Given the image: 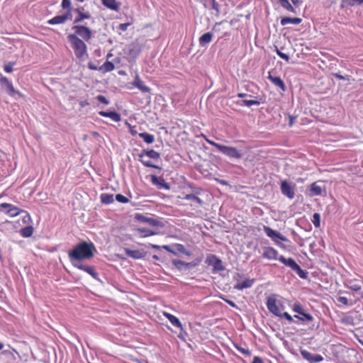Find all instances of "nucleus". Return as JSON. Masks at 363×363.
Returning a JSON list of instances; mask_svg holds the SVG:
<instances>
[{
  "label": "nucleus",
  "instance_id": "nucleus-1",
  "mask_svg": "<svg viewBox=\"0 0 363 363\" xmlns=\"http://www.w3.org/2000/svg\"><path fill=\"white\" fill-rule=\"evenodd\" d=\"M96 248L92 242H82L69 251L68 257L72 265L79 263L83 259H89L94 257Z\"/></svg>",
  "mask_w": 363,
  "mask_h": 363
},
{
  "label": "nucleus",
  "instance_id": "nucleus-2",
  "mask_svg": "<svg viewBox=\"0 0 363 363\" xmlns=\"http://www.w3.org/2000/svg\"><path fill=\"white\" fill-rule=\"evenodd\" d=\"M67 40L77 58L81 59L84 55H87V46L84 43L85 40L77 37L76 35H68Z\"/></svg>",
  "mask_w": 363,
  "mask_h": 363
},
{
  "label": "nucleus",
  "instance_id": "nucleus-3",
  "mask_svg": "<svg viewBox=\"0 0 363 363\" xmlns=\"http://www.w3.org/2000/svg\"><path fill=\"white\" fill-rule=\"evenodd\" d=\"M206 141L208 144L215 147L219 152H222L230 158L240 159L242 156V154L240 152V151L234 147L220 145L208 139H206Z\"/></svg>",
  "mask_w": 363,
  "mask_h": 363
},
{
  "label": "nucleus",
  "instance_id": "nucleus-4",
  "mask_svg": "<svg viewBox=\"0 0 363 363\" xmlns=\"http://www.w3.org/2000/svg\"><path fill=\"white\" fill-rule=\"evenodd\" d=\"M145 156L152 160H158L160 157V154L159 152H156L154 150H143L141 153L138 156V160L145 167H152L158 169H161L159 166L153 164L151 161L145 160L144 159Z\"/></svg>",
  "mask_w": 363,
  "mask_h": 363
},
{
  "label": "nucleus",
  "instance_id": "nucleus-5",
  "mask_svg": "<svg viewBox=\"0 0 363 363\" xmlns=\"http://www.w3.org/2000/svg\"><path fill=\"white\" fill-rule=\"evenodd\" d=\"M345 286L352 290L354 294L353 296L356 300H361L363 298L362 282L359 279H348L345 283Z\"/></svg>",
  "mask_w": 363,
  "mask_h": 363
},
{
  "label": "nucleus",
  "instance_id": "nucleus-6",
  "mask_svg": "<svg viewBox=\"0 0 363 363\" xmlns=\"http://www.w3.org/2000/svg\"><path fill=\"white\" fill-rule=\"evenodd\" d=\"M72 30L74 31V33H71L70 35H76L86 42H89L93 36L91 30L84 25L74 24Z\"/></svg>",
  "mask_w": 363,
  "mask_h": 363
},
{
  "label": "nucleus",
  "instance_id": "nucleus-7",
  "mask_svg": "<svg viewBox=\"0 0 363 363\" xmlns=\"http://www.w3.org/2000/svg\"><path fill=\"white\" fill-rule=\"evenodd\" d=\"M205 262L208 265L213 267L212 271L213 273L225 270V267L223 264L222 260L216 255H208L206 259Z\"/></svg>",
  "mask_w": 363,
  "mask_h": 363
},
{
  "label": "nucleus",
  "instance_id": "nucleus-8",
  "mask_svg": "<svg viewBox=\"0 0 363 363\" xmlns=\"http://www.w3.org/2000/svg\"><path fill=\"white\" fill-rule=\"evenodd\" d=\"M264 231L266 233V235L270 238L277 245H278L279 247L282 248H285V246L284 244L280 243L278 242V240H280L281 241H288V239L281 235L280 233H279L277 230H274L269 228V226H264Z\"/></svg>",
  "mask_w": 363,
  "mask_h": 363
},
{
  "label": "nucleus",
  "instance_id": "nucleus-9",
  "mask_svg": "<svg viewBox=\"0 0 363 363\" xmlns=\"http://www.w3.org/2000/svg\"><path fill=\"white\" fill-rule=\"evenodd\" d=\"M135 219L140 223H147L153 227H164L163 223L161 220L155 218L153 216H147L142 213H135Z\"/></svg>",
  "mask_w": 363,
  "mask_h": 363
},
{
  "label": "nucleus",
  "instance_id": "nucleus-10",
  "mask_svg": "<svg viewBox=\"0 0 363 363\" xmlns=\"http://www.w3.org/2000/svg\"><path fill=\"white\" fill-rule=\"evenodd\" d=\"M281 192L283 195L289 199H293L295 196V185L284 180L281 182L280 185Z\"/></svg>",
  "mask_w": 363,
  "mask_h": 363
},
{
  "label": "nucleus",
  "instance_id": "nucleus-11",
  "mask_svg": "<svg viewBox=\"0 0 363 363\" xmlns=\"http://www.w3.org/2000/svg\"><path fill=\"white\" fill-rule=\"evenodd\" d=\"M0 212L10 217H15L19 215L22 211L11 203H2L0 204Z\"/></svg>",
  "mask_w": 363,
  "mask_h": 363
},
{
  "label": "nucleus",
  "instance_id": "nucleus-12",
  "mask_svg": "<svg viewBox=\"0 0 363 363\" xmlns=\"http://www.w3.org/2000/svg\"><path fill=\"white\" fill-rule=\"evenodd\" d=\"M0 83L1 85L5 86L7 93L11 96L16 98V96L18 97H21L23 96L19 91H17L14 89L12 83L8 79L7 77L1 76L0 78Z\"/></svg>",
  "mask_w": 363,
  "mask_h": 363
},
{
  "label": "nucleus",
  "instance_id": "nucleus-13",
  "mask_svg": "<svg viewBox=\"0 0 363 363\" xmlns=\"http://www.w3.org/2000/svg\"><path fill=\"white\" fill-rule=\"evenodd\" d=\"M277 296L276 294H272L268 296L266 305L270 313L276 316H281V312L277 305Z\"/></svg>",
  "mask_w": 363,
  "mask_h": 363
},
{
  "label": "nucleus",
  "instance_id": "nucleus-14",
  "mask_svg": "<svg viewBox=\"0 0 363 363\" xmlns=\"http://www.w3.org/2000/svg\"><path fill=\"white\" fill-rule=\"evenodd\" d=\"M301 354L304 359L307 360L310 363H318L323 361L322 355L319 354H313L306 350H301Z\"/></svg>",
  "mask_w": 363,
  "mask_h": 363
},
{
  "label": "nucleus",
  "instance_id": "nucleus-15",
  "mask_svg": "<svg viewBox=\"0 0 363 363\" xmlns=\"http://www.w3.org/2000/svg\"><path fill=\"white\" fill-rule=\"evenodd\" d=\"M74 12L77 13V16L74 19V24L82 23L84 19H90L91 18V13L89 11H85L84 8L82 6L76 8Z\"/></svg>",
  "mask_w": 363,
  "mask_h": 363
},
{
  "label": "nucleus",
  "instance_id": "nucleus-16",
  "mask_svg": "<svg viewBox=\"0 0 363 363\" xmlns=\"http://www.w3.org/2000/svg\"><path fill=\"white\" fill-rule=\"evenodd\" d=\"M73 266L80 270H82V271L86 272L87 274L91 275L94 279H95L96 280L99 279V274L96 272L94 267L84 265V264H81L80 262L78 264H76Z\"/></svg>",
  "mask_w": 363,
  "mask_h": 363
},
{
  "label": "nucleus",
  "instance_id": "nucleus-17",
  "mask_svg": "<svg viewBox=\"0 0 363 363\" xmlns=\"http://www.w3.org/2000/svg\"><path fill=\"white\" fill-rule=\"evenodd\" d=\"M263 254L262 257L265 259H269V260H277L279 259L278 255L279 252L278 251L272 247H265L263 248Z\"/></svg>",
  "mask_w": 363,
  "mask_h": 363
},
{
  "label": "nucleus",
  "instance_id": "nucleus-18",
  "mask_svg": "<svg viewBox=\"0 0 363 363\" xmlns=\"http://www.w3.org/2000/svg\"><path fill=\"white\" fill-rule=\"evenodd\" d=\"M151 182L153 185L157 186L160 189H164L169 190L170 189V185L162 177L151 175Z\"/></svg>",
  "mask_w": 363,
  "mask_h": 363
},
{
  "label": "nucleus",
  "instance_id": "nucleus-19",
  "mask_svg": "<svg viewBox=\"0 0 363 363\" xmlns=\"http://www.w3.org/2000/svg\"><path fill=\"white\" fill-rule=\"evenodd\" d=\"M132 85L134 87L138 88L143 93H148L150 91V88L145 84L144 82L140 79L138 74L136 75L134 81L132 82Z\"/></svg>",
  "mask_w": 363,
  "mask_h": 363
},
{
  "label": "nucleus",
  "instance_id": "nucleus-20",
  "mask_svg": "<svg viewBox=\"0 0 363 363\" xmlns=\"http://www.w3.org/2000/svg\"><path fill=\"white\" fill-rule=\"evenodd\" d=\"M125 252L128 257L136 259L144 258L145 256V252L140 250H130L128 248H125Z\"/></svg>",
  "mask_w": 363,
  "mask_h": 363
},
{
  "label": "nucleus",
  "instance_id": "nucleus-21",
  "mask_svg": "<svg viewBox=\"0 0 363 363\" xmlns=\"http://www.w3.org/2000/svg\"><path fill=\"white\" fill-rule=\"evenodd\" d=\"M255 283L254 279H246L242 282H238L234 286V289L242 291L245 289H248L252 286Z\"/></svg>",
  "mask_w": 363,
  "mask_h": 363
},
{
  "label": "nucleus",
  "instance_id": "nucleus-22",
  "mask_svg": "<svg viewBox=\"0 0 363 363\" xmlns=\"http://www.w3.org/2000/svg\"><path fill=\"white\" fill-rule=\"evenodd\" d=\"M163 315L169 320L172 325L179 328L181 330H183V325L178 318L167 312H164Z\"/></svg>",
  "mask_w": 363,
  "mask_h": 363
},
{
  "label": "nucleus",
  "instance_id": "nucleus-23",
  "mask_svg": "<svg viewBox=\"0 0 363 363\" xmlns=\"http://www.w3.org/2000/svg\"><path fill=\"white\" fill-rule=\"evenodd\" d=\"M99 114L101 116L110 118L115 122H119L121 119V115L116 111L106 112V111H101L99 112Z\"/></svg>",
  "mask_w": 363,
  "mask_h": 363
},
{
  "label": "nucleus",
  "instance_id": "nucleus-24",
  "mask_svg": "<svg viewBox=\"0 0 363 363\" xmlns=\"http://www.w3.org/2000/svg\"><path fill=\"white\" fill-rule=\"evenodd\" d=\"M279 260L284 265L290 267L293 271L298 266V264L291 257L286 259L283 255H281L280 257H279Z\"/></svg>",
  "mask_w": 363,
  "mask_h": 363
},
{
  "label": "nucleus",
  "instance_id": "nucleus-25",
  "mask_svg": "<svg viewBox=\"0 0 363 363\" xmlns=\"http://www.w3.org/2000/svg\"><path fill=\"white\" fill-rule=\"evenodd\" d=\"M268 79L270 80L272 83H273L276 86L279 87L283 91H286V86L284 82L279 77H274L269 74Z\"/></svg>",
  "mask_w": 363,
  "mask_h": 363
},
{
  "label": "nucleus",
  "instance_id": "nucleus-26",
  "mask_svg": "<svg viewBox=\"0 0 363 363\" xmlns=\"http://www.w3.org/2000/svg\"><path fill=\"white\" fill-rule=\"evenodd\" d=\"M213 39V34L210 32L203 34L199 39L201 47H205L209 44Z\"/></svg>",
  "mask_w": 363,
  "mask_h": 363
},
{
  "label": "nucleus",
  "instance_id": "nucleus-27",
  "mask_svg": "<svg viewBox=\"0 0 363 363\" xmlns=\"http://www.w3.org/2000/svg\"><path fill=\"white\" fill-rule=\"evenodd\" d=\"M323 193L322 187L318 184V182H313L310 186V196H320Z\"/></svg>",
  "mask_w": 363,
  "mask_h": 363
},
{
  "label": "nucleus",
  "instance_id": "nucleus-28",
  "mask_svg": "<svg viewBox=\"0 0 363 363\" xmlns=\"http://www.w3.org/2000/svg\"><path fill=\"white\" fill-rule=\"evenodd\" d=\"M301 21L302 19L300 18L284 17L281 19L280 23L281 26H286L289 23L298 25Z\"/></svg>",
  "mask_w": 363,
  "mask_h": 363
},
{
  "label": "nucleus",
  "instance_id": "nucleus-29",
  "mask_svg": "<svg viewBox=\"0 0 363 363\" xmlns=\"http://www.w3.org/2000/svg\"><path fill=\"white\" fill-rule=\"evenodd\" d=\"M102 4L107 8L117 11L119 9V6L116 3V0H101Z\"/></svg>",
  "mask_w": 363,
  "mask_h": 363
},
{
  "label": "nucleus",
  "instance_id": "nucleus-30",
  "mask_svg": "<svg viewBox=\"0 0 363 363\" xmlns=\"http://www.w3.org/2000/svg\"><path fill=\"white\" fill-rule=\"evenodd\" d=\"M294 318L306 323H310L313 320V317L311 314L306 313L305 311L300 315H295Z\"/></svg>",
  "mask_w": 363,
  "mask_h": 363
},
{
  "label": "nucleus",
  "instance_id": "nucleus-31",
  "mask_svg": "<svg viewBox=\"0 0 363 363\" xmlns=\"http://www.w3.org/2000/svg\"><path fill=\"white\" fill-rule=\"evenodd\" d=\"M138 136L147 144H152L155 141L154 135L146 132L139 133Z\"/></svg>",
  "mask_w": 363,
  "mask_h": 363
},
{
  "label": "nucleus",
  "instance_id": "nucleus-32",
  "mask_svg": "<svg viewBox=\"0 0 363 363\" xmlns=\"http://www.w3.org/2000/svg\"><path fill=\"white\" fill-rule=\"evenodd\" d=\"M101 201L104 204H111L114 201L113 194H101L100 196Z\"/></svg>",
  "mask_w": 363,
  "mask_h": 363
},
{
  "label": "nucleus",
  "instance_id": "nucleus-33",
  "mask_svg": "<svg viewBox=\"0 0 363 363\" xmlns=\"http://www.w3.org/2000/svg\"><path fill=\"white\" fill-rule=\"evenodd\" d=\"M66 21L62 15H58L48 21L50 25L63 24Z\"/></svg>",
  "mask_w": 363,
  "mask_h": 363
},
{
  "label": "nucleus",
  "instance_id": "nucleus-34",
  "mask_svg": "<svg viewBox=\"0 0 363 363\" xmlns=\"http://www.w3.org/2000/svg\"><path fill=\"white\" fill-rule=\"evenodd\" d=\"M136 230L140 234L141 237H147L156 234L155 231L146 228H139Z\"/></svg>",
  "mask_w": 363,
  "mask_h": 363
},
{
  "label": "nucleus",
  "instance_id": "nucleus-35",
  "mask_svg": "<svg viewBox=\"0 0 363 363\" xmlns=\"http://www.w3.org/2000/svg\"><path fill=\"white\" fill-rule=\"evenodd\" d=\"M20 233L23 238H29L33 233V228L31 225L26 226L21 230Z\"/></svg>",
  "mask_w": 363,
  "mask_h": 363
},
{
  "label": "nucleus",
  "instance_id": "nucleus-36",
  "mask_svg": "<svg viewBox=\"0 0 363 363\" xmlns=\"http://www.w3.org/2000/svg\"><path fill=\"white\" fill-rule=\"evenodd\" d=\"M115 68L114 65L110 61H106L104 65L99 67V70L104 72H108L113 70Z\"/></svg>",
  "mask_w": 363,
  "mask_h": 363
},
{
  "label": "nucleus",
  "instance_id": "nucleus-37",
  "mask_svg": "<svg viewBox=\"0 0 363 363\" xmlns=\"http://www.w3.org/2000/svg\"><path fill=\"white\" fill-rule=\"evenodd\" d=\"M279 4L287 11L296 13L295 9L291 6V4L289 3L288 0H279Z\"/></svg>",
  "mask_w": 363,
  "mask_h": 363
},
{
  "label": "nucleus",
  "instance_id": "nucleus-38",
  "mask_svg": "<svg viewBox=\"0 0 363 363\" xmlns=\"http://www.w3.org/2000/svg\"><path fill=\"white\" fill-rule=\"evenodd\" d=\"M184 199L188 200V201H193L196 203H197L199 206H201L203 204V201L196 196L195 194H186L184 197Z\"/></svg>",
  "mask_w": 363,
  "mask_h": 363
},
{
  "label": "nucleus",
  "instance_id": "nucleus-39",
  "mask_svg": "<svg viewBox=\"0 0 363 363\" xmlns=\"http://www.w3.org/2000/svg\"><path fill=\"white\" fill-rule=\"evenodd\" d=\"M239 105L242 106H247L250 107L252 106H259L260 104V102L257 100H242L240 102L238 103Z\"/></svg>",
  "mask_w": 363,
  "mask_h": 363
},
{
  "label": "nucleus",
  "instance_id": "nucleus-40",
  "mask_svg": "<svg viewBox=\"0 0 363 363\" xmlns=\"http://www.w3.org/2000/svg\"><path fill=\"white\" fill-rule=\"evenodd\" d=\"M173 247L175 249L177 253L181 252L185 254L187 256H190L191 253L189 251H186L185 247L182 244H175L173 245Z\"/></svg>",
  "mask_w": 363,
  "mask_h": 363
},
{
  "label": "nucleus",
  "instance_id": "nucleus-41",
  "mask_svg": "<svg viewBox=\"0 0 363 363\" xmlns=\"http://www.w3.org/2000/svg\"><path fill=\"white\" fill-rule=\"evenodd\" d=\"M294 271L298 275L300 278L304 279L308 278V272L302 269L298 264Z\"/></svg>",
  "mask_w": 363,
  "mask_h": 363
},
{
  "label": "nucleus",
  "instance_id": "nucleus-42",
  "mask_svg": "<svg viewBox=\"0 0 363 363\" xmlns=\"http://www.w3.org/2000/svg\"><path fill=\"white\" fill-rule=\"evenodd\" d=\"M337 300L339 303H340L345 306H352L355 302V301H353L352 300H349L345 296H339V297H337Z\"/></svg>",
  "mask_w": 363,
  "mask_h": 363
},
{
  "label": "nucleus",
  "instance_id": "nucleus-43",
  "mask_svg": "<svg viewBox=\"0 0 363 363\" xmlns=\"http://www.w3.org/2000/svg\"><path fill=\"white\" fill-rule=\"evenodd\" d=\"M140 53V50L135 45H131L128 47V54L133 57H136L138 56Z\"/></svg>",
  "mask_w": 363,
  "mask_h": 363
},
{
  "label": "nucleus",
  "instance_id": "nucleus-44",
  "mask_svg": "<svg viewBox=\"0 0 363 363\" xmlns=\"http://www.w3.org/2000/svg\"><path fill=\"white\" fill-rule=\"evenodd\" d=\"M173 265L177 267L179 270H183L185 269V262L180 259H173Z\"/></svg>",
  "mask_w": 363,
  "mask_h": 363
},
{
  "label": "nucleus",
  "instance_id": "nucleus-45",
  "mask_svg": "<svg viewBox=\"0 0 363 363\" xmlns=\"http://www.w3.org/2000/svg\"><path fill=\"white\" fill-rule=\"evenodd\" d=\"M312 222L315 227L318 228L320 225V216L318 213L313 215Z\"/></svg>",
  "mask_w": 363,
  "mask_h": 363
},
{
  "label": "nucleus",
  "instance_id": "nucleus-46",
  "mask_svg": "<svg viewBox=\"0 0 363 363\" xmlns=\"http://www.w3.org/2000/svg\"><path fill=\"white\" fill-rule=\"evenodd\" d=\"M292 310L294 312L297 313L298 314V315H300L301 314H302V313L305 311L303 309V306L298 303H296L293 306Z\"/></svg>",
  "mask_w": 363,
  "mask_h": 363
},
{
  "label": "nucleus",
  "instance_id": "nucleus-47",
  "mask_svg": "<svg viewBox=\"0 0 363 363\" xmlns=\"http://www.w3.org/2000/svg\"><path fill=\"white\" fill-rule=\"evenodd\" d=\"M342 2L350 6H353L355 4H363V0H343Z\"/></svg>",
  "mask_w": 363,
  "mask_h": 363
},
{
  "label": "nucleus",
  "instance_id": "nucleus-48",
  "mask_svg": "<svg viewBox=\"0 0 363 363\" xmlns=\"http://www.w3.org/2000/svg\"><path fill=\"white\" fill-rule=\"evenodd\" d=\"M235 347L237 349L238 351H239L242 354H245L246 356H250L251 354V352L248 349L244 348L238 345H235Z\"/></svg>",
  "mask_w": 363,
  "mask_h": 363
},
{
  "label": "nucleus",
  "instance_id": "nucleus-49",
  "mask_svg": "<svg viewBox=\"0 0 363 363\" xmlns=\"http://www.w3.org/2000/svg\"><path fill=\"white\" fill-rule=\"evenodd\" d=\"M116 200L122 203H126L129 201L127 197L120 194L116 195Z\"/></svg>",
  "mask_w": 363,
  "mask_h": 363
},
{
  "label": "nucleus",
  "instance_id": "nucleus-50",
  "mask_svg": "<svg viewBox=\"0 0 363 363\" xmlns=\"http://www.w3.org/2000/svg\"><path fill=\"white\" fill-rule=\"evenodd\" d=\"M16 62H9L8 63H6L4 66V69L6 72L7 73H11L13 71V66L15 65Z\"/></svg>",
  "mask_w": 363,
  "mask_h": 363
},
{
  "label": "nucleus",
  "instance_id": "nucleus-51",
  "mask_svg": "<svg viewBox=\"0 0 363 363\" xmlns=\"http://www.w3.org/2000/svg\"><path fill=\"white\" fill-rule=\"evenodd\" d=\"M201 262V259H198L196 261L191 262H185V269L195 267L198 265V264Z\"/></svg>",
  "mask_w": 363,
  "mask_h": 363
},
{
  "label": "nucleus",
  "instance_id": "nucleus-52",
  "mask_svg": "<svg viewBox=\"0 0 363 363\" xmlns=\"http://www.w3.org/2000/svg\"><path fill=\"white\" fill-rule=\"evenodd\" d=\"M61 6L63 9H72L70 0H62Z\"/></svg>",
  "mask_w": 363,
  "mask_h": 363
},
{
  "label": "nucleus",
  "instance_id": "nucleus-53",
  "mask_svg": "<svg viewBox=\"0 0 363 363\" xmlns=\"http://www.w3.org/2000/svg\"><path fill=\"white\" fill-rule=\"evenodd\" d=\"M276 52H277V55H278L280 58H281V59H283V60H286V61H287V62L289 60V56L288 55H286V54H285V53H284V52H281V51H280V50H279L277 48V50H276Z\"/></svg>",
  "mask_w": 363,
  "mask_h": 363
},
{
  "label": "nucleus",
  "instance_id": "nucleus-54",
  "mask_svg": "<svg viewBox=\"0 0 363 363\" xmlns=\"http://www.w3.org/2000/svg\"><path fill=\"white\" fill-rule=\"evenodd\" d=\"M96 99H97L99 102H101V103H102V104H105V105H108V104H109L108 100H107V99H106L104 96H103V95H99V96H96Z\"/></svg>",
  "mask_w": 363,
  "mask_h": 363
},
{
  "label": "nucleus",
  "instance_id": "nucleus-55",
  "mask_svg": "<svg viewBox=\"0 0 363 363\" xmlns=\"http://www.w3.org/2000/svg\"><path fill=\"white\" fill-rule=\"evenodd\" d=\"M280 318H286L289 323H292L294 321L293 318L290 314H289L287 312H284L283 313H281Z\"/></svg>",
  "mask_w": 363,
  "mask_h": 363
},
{
  "label": "nucleus",
  "instance_id": "nucleus-56",
  "mask_svg": "<svg viewBox=\"0 0 363 363\" xmlns=\"http://www.w3.org/2000/svg\"><path fill=\"white\" fill-rule=\"evenodd\" d=\"M71 10L72 9H67L66 13L65 14H63V17L65 20V21H67V20H71L72 18V13H71Z\"/></svg>",
  "mask_w": 363,
  "mask_h": 363
},
{
  "label": "nucleus",
  "instance_id": "nucleus-57",
  "mask_svg": "<svg viewBox=\"0 0 363 363\" xmlns=\"http://www.w3.org/2000/svg\"><path fill=\"white\" fill-rule=\"evenodd\" d=\"M162 248H164L167 251H168L174 255H177V252H176L175 249L173 247V246L163 245Z\"/></svg>",
  "mask_w": 363,
  "mask_h": 363
},
{
  "label": "nucleus",
  "instance_id": "nucleus-58",
  "mask_svg": "<svg viewBox=\"0 0 363 363\" xmlns=\"http://www.w3.org/2000/svg\"><path fill=\"white\" fill-rule=\"evenodd\" d=\"M89 69L91 70H99V67H98L94 62H89L87 65Z\"/></svg>",
  "mask_w": 363,
  "mask_h": 363
},
{
  "label": "nucleus",
  "instance_id": "nucleus-59",
  "mask_svg": "<svg viewBox=\"0 0 363 363\" xmlns=\"http://www.w3.org/2000/svg\"><path fill=\"white\" fill-rule=\"evenodd\" d=\"M130 26V23H121L118 26V28L121 30V31H125L127 29H128V27Z\"/></svg>",
  "mask_w": 363,
  "mask_h": 363
},
{
  "label": "nucleus",
  "instance_id": "nucleus-60",
  "mask_svg": "<svg viewBox=\"0 0 363 363\" xmlns=\"http://www.w3.org/2000/svg\"><path fill=\"white\" fill-rule=\"evenodd\" d=\"M2 354H4V355L11 356L13 359H15V357H14V354H13V352H11L9 350H4L2 352Z\"/></svg>",
  "mask_w": 363,
  "mask_h": 363
},
{
  "label": "nucleus",
  "instance_id": "nucleus-61",
  "mask_svg": "<svg viewBox=\"0 0 363 363\" xmlns=\"http://www.w3.org/2000/svg\"><path fill=\"white\" fill-rule=\"evenodd\" d=\"M212 8L217 11L219 10V4L216 2V0L212 1Z\"/></svg>",
  "mask_w": 363,
  "mask_h": 363
},
{
  "label": "nucleus",
  "instance_id": "nucleus-62",
  "mask_svg": "<svg viewBox=\"0 0 363 363\" xmlns=\"http://www.w3.org/2000/svg\"><path fill=\"white\" fill-rule=\"evenodd\" d=\"M252 363H263V361L259 357L255 356Z\"/></svg>",
  "mask_w": 363,
  "mask_h": 363
},
{
  "label": "nucleus",
  "instance_id": "nucleus-63",
  "mask_svg": "<svg viewBox=\"0 0 363 363\" xmlns=\"http://www.w3.org/2000/svg\"><path fill=\"white\" fill-rule=\"evenodd\" d=\"M186 332L183 330H181L180 333L178 335V337L182 340H185V335H186Z\"/></svg>",
  "mask_w": 363,
  "mask_h": 363
},
{
  "label": "nucleus",
  "instance_id": "nucleus-64",
  "mask_svg": "<svg viewBox=\"0 0 363 363\" xmlns=\"http://www.w3.org/2000/svg\"><path fill=\"white\" fill-rule=\"evenodd\" d=\"M334 77L338 79H342V80H345V77L338 73H335L334 74Z\"/></svg>",
  "mask_w": 363,
  "mask_h": 363
}]
</instances>
